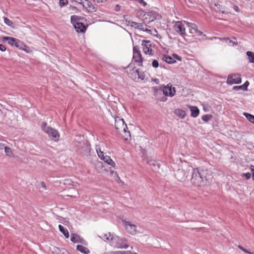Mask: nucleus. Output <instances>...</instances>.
<instances>
[{"instance_id":"f257e3e1","label":"nucleus","mask_w":254,"mask_h":254,"mask_svg":"<svg viewBox=\"0 0 254 254\" xmlns=\"http://www.w3.org/2000/svg\"><path fill=\"white\" fill-rule=\"evenodd\" d=\"M104 238L110 241V245L116 249H127L129 246L128 240L127 238L118 236H113L111 233L104 234Z\"/></svg>"},{"instance_id":"f03ea898","label":"nucleus","mask_w":254,"mask_h":254,"mask_svg":"<svg viewBox=\"0 0 254 254\" xmlns=\"http://www.w3.org/2000/svg\"><path fill=\"white\" fill-rule=\"evenodd\" d=\"M206 178L203 176V172H200L198 169H193L191 173V182L195 186L200 187L204 185Z\"/></svg>"},{"instance_id":"7ed1b4c3","label":"nucleus","mask_w":254,"mask_h":254,"mask_svg":"<svg viewBox=\"0 0 254 254\" xmlns=\"http://www.w3.org/2000/svg\"><path fill=\"white\" fill-rule=\"evenodd\" d=\"M115 126L119 133L124 137L127 136V135L130 136V132L127 130L128 128L124 120L118 117L115 118Z\"/></svg>"},{"instance_id":"20e7f679","label":"nucleus","mask_w":254,"mask_h":254,"mask_svg":"<svg viewBox=\"0 0 254 254\" xmlns=\"http://www.w3.org/2000/svg\"><path fill=\"white\" fill-rule=\"evenodd\" d=\"M75 145L79 147V149L81 148L83 150H81V153L84 154H88L90 152V146L87 142L83 139V136L82 135L77 136Z\"/></svg>"},{"instance_id":"39448f33","label":"nucleus","mask_w":254,"mask_h":254,"mask_svg":"<svg viewBox=\"0 0 254 254\" xmlns=\"http://www.w3.org/2000/svg\"><path fill=\"white\" fill-rule=\"evenodd\" d=\"M42 129L45 132L47 133L49 136L54 141H58L59 139L60 135L57 130L47 126V124L44 123L42 125Z\"/></svg>"},{"instance_id":"423d86ee","label":"nucleus","mask_w":254,"mask_h":254,"mask_svg":"<svg viewBox=\"0 0 254 254\" xmlns=\"http://www.w3.org/2000/svg\"><path fill=\"white\" fill-rule=\"evenodd\" d=\"M128 24L132 27L137 29H140L150 34H153L152 31L156 32L155 29H152V30L148 29V26L143 23H137L132 21H129Z\"/></svg>"},{"instance_id":"0eeeda50","label":"nucleus","mask_w":254,"mask_h":254,"mask_svg":"<svg viewBox=\"0 0 254 254\" xmlns=\"http://www.w3.org/2000/svg\"><path fill=\"white\" fill-rule=\"evenodd\" d=\"M2 41H7V43L12 46H15L19 49H22L23 43L18 39L11 37H3Z\"/></svg>"},{"instance_id":"6e6552de","label":"nucleus","mask_w":254,"mask_h":254,"mask_svg":"<svg viewBox=\"0 0 254 254\" xmlns=\"http://www.w3.org/2000/svg\"><path fill=\"white\" fill-rule=\"evenodd\" d=\"M163 92L165 96L172 97L175 95V88L174 87H172L171 83H169L167 85L163 86Z\"/></svg>"},{"instance_id":"1a4fd4ad","label":"nucleus","mask_w":254,"mask_h":254,"mask_svg":"<svg viewBox=\"0 0 254 254\" xmlns=\"http://www.w3.org/2000/svg\"><path fill=\"white\" fill-rule=\"evenodd\" d=\"M241 83V78L239 74H233L228 75L227 83L231 85L233 84H239Z\"/></svg>"},{"instance_id":"9d476101","label":"nucleus","mask_w":254,"mask_h":254,"mask_svg":"<svg viewBox=\"0 0 254 254\" xmlns=\"http://www.w3.org/2000/svg\"><path fill=\"white\" fill-rule=\"evenodd\" d=\"M141 45L143 51L145 54H148L149 55H153L152 50L151 49L152 45L150 41L143 40L142 41Z\"/></svg>"},{"instance_id":"9b49d317","label":"nucleus","mask_w":254,"mask_h":254,"mask_svg":"<svg viewBox=\"0 0 254 254\" xmlns=\"http://www.w3.org/2000/svg\"><path fill=\"white\" fill-rule=\"evenodd\" d=\"M97 152L99 158H101L102 160H103L105 162L110 165L113 167H115L116 164L114 161H113L111 157L109 156H104L103 152L101 151L100 150H98L97 149Z\"/></svg>"},{"instance_id":"f8f14e48","label":"nucleus","mask_w":254,"mask_h":254,"mask_svg":"<svg viewBox=\"0 0 254 254\" xmlns=\"http://www.w3.org/2000/svg\"><path fill=\"white\" fill-rule=\"evenodd\" d=\"M126 231L130 234L134 235L136 233L137 227L129 221L124 222Z\"/></svg>"},{"instance_id":"ddd939ff","label":"nucleus","mask_w":254,"mask_h":254,"mask_svg":"<svg viewBox=\"0 0 254 254\" xmlns=\"http://www.w3.org/2000/svg\"><path fill=\"white\" fill-rule=\"evenodd\" d=\"M175 30L179 34L183 35L185 34V27L181 21H177L174 26Z\"/></svg>"},{"instance_id":"4468645a","label":"nucleus","mask_w":254,"mask_h":254,"mask_svg":"<svg viewBox=\"0 0 254 254\" xmlns=\"http://www.w3.org/2000/svg\"><path fill=\"white\" fill-rule=\"evenodd\" d=\"M70 240L73 243H80L83 244H85V240L81 238L78 235L76 234H72L71 235Z\"/></svg>"},{"instance_id":"2eb2a0df","label":"nucleus","mask_w":254,"mask_h":254,"mask_svg":"<svg viewBox=\"0 0 254 254\" xmlns=\"http://www.w3.org/2000/svg\"><path fill=\"white\" fill-rule=\"evenodd\" d=\"M184 22H185L187 24V25L190 28V29L191 30L194 31V32H191L192 33H197L198 35H201L202 34L201 32L198 30L197 26L195 24L186 21H184Z\"/></svg>"},{"instance_id":"dca6fc26","label":"nucleus","mask_w":254,"mask_h":254,"mask_svg":"<svg viewBox=\"0 0 254 254\" xmlns=\"http://www.w3.org/2000/svg\"><path fill=\"white\" fill-rule=\"evenodd\" d=\"M188 107L191 112V116L194 118L197 117L199 113V110L196 106L188 105Z\"/></svg>"},{"instance_id":"f3484780","label":"nucleus","mask_w":254,"mask_h":254,"mask_svg":"<svg viewBox=\"0 0 254 254\" xmlns=\"http://www.w3.org/2000/svg\"><path fill=\"white\" fill-rule=\"evenodd\" d=\"M74 27L78 33H83L85 30V27L81 22H77L74 24Z\"/></svg>"},{"instance_id":"a211bd4d","label":"nucleus","mask_w":254,"mask_h":254,"mask_svg":"<svg viewBox=\"0 0 254 254\" xmlns=\"http://www.w3.org/2000/svg\"><path fill=\"white\" fill-rule=\"evenodd\" d=\"M249 85V82L247 81L243 85L240 86H235L233 87V90H239L242 89L244 91H247L248 90V86Z\"/></svg>"},{"instance_id":"6ab92c4d","label":"nucleus","mask_w":254,"mask_h":254,"mask_svg":"<svg viewBox=\"0 0 254 254\" xmlns=\"http://www.w3.org/2000/svg\"><path fill=\"white\" fill-rule=\"evenodd\" d=\"M82 6L84 8L87 9L89 11H92L94 9V7L92 3L87 0H85V2L83 3Z\"/></svg>"},{"instance_id":"aec40b11","label":"nucleus","mask_w":254,"mask_h":254,"mask_svg":"<svg viewBox=\"0 0 254 254\" xmlns=\"http://www.w3.org/2000/svg\"><path fill=\"white\" fill-rule=\"evenodd\" d=\"M76 249L77 250L84 254H88L90 253L89 250L82 245H77Z\"/></svg>"},{"instance_id":"412c9836","label":"nucleus","mask_w":254,"mask_h":254,"mask_svg":"<svg viewBox=\"0 0 254 254\" xmlns=\"http://www.w3.org/2000/svg\"><path fill=\"white\" fill-rule=\"evenodd\" d=\"M175 114L181 118H184L186 116V113L184 111L180 109H177L174 111Z\"/></svg>"},{"instance_id":"4be33fe9","label":"nucleus","mask_w":254,"mask_h":254,"mask_svg":"<svg viewBox=\"0 0 254 254\" xmlns=\"http://www.w3.org/2000/svg\"><path fill=\"white\" fill-rule=\"evenodd\" d=\"M133 59L135 62L140 63L141 64L142 62V58L141 55L139 51H137L136 54L133 55Z\"/></svg>"},{"instance_id":"5701e85b","label":"nucleus","mask_w":254,"mask_h":254,"mask_svg":"<svg viewBox=\"0 0 254 254\" xmlns=\"http://www.w3.org/2000/svg\"><path fill=\"white\" fill-rule=\"evenodd\" d=\"M59 230L63 234L64 236L66 238H68L69 237V233L67 230L63 227L62 225H59Z\"/></svg>"},{"instance_id":"b1692460","label":"nucleus","mask_w":254,"mask_h":254,"mask_svg":"<svg viewBox=\"0 0 254 254\" xmlns=\"http://www.w3.org/2000/svg\"><path fill=\"white\" fill-rule=\"evenodd\" d=\"M246 55L248 57L249 62L254 63V53L251 51H248L246 53Z\"/></svg>"},{"instance_id":"393cba45","label":"nucleus","mask_w":254,"mask_h":254,"mask_svg":"<svg viewBox=\"0 0 254 254\" xmlns=\"http://www.w3.org/2000/svg\"><path fill=\"white\" fill-rule=\"evenodd\" d=\"M163 59L166 62L170 64H173L176 62L175 60L169 56H164Z\"/></svg>"},{"instance_id":"a878e982","label":"nucleus","mask_w":254,"mask_h":254,"mask_svg":"<svg viewBox=\"0 0 254 254\" xmlns=\"http://www.w3.org/2000/svg\"><path fill=\"white\" fill-rule=\"evenodd\" d=\"M243 114L250 122L254 124V116L247 113H244Z\"/></svg>"},{"instance_id":"bb28decb","label":"nucleus","mask_w":254,"mask_h":254,"mask_svg":"<svg viewBox=\"0 0 254 254\" xmlns=\"http://www.w3.org/2000/svg\"><path fill=\"white\" fill-rule=\"evenodd\" d=\"M4 151H5V153H6V154L8 156H9V157L13 156V153H12V150L9 147L6 146L5 148H4Z\"/></svg>"},{"instance_id":"cd10ccee","label":"nucleus","mask_w":254,"mask_h":254,"mask_svg":"<svg viewBox=\"0 0 254 254\" xmlns=\"http://www.w3.org/2000/svg\"><path fill=\"white\" fill-rule=\"evenodd\" d=\"M69 193L68 194H67L68 196L75 197L76 195L77 194V193H78L77 191L74 189H71L69 190Z\"/></svg>"},{"instance_id":"c85d7f7f","label":"nucleus","mask_w":254,"mask_h":254,"mask_svg":"<svg viewBox=\"0 0 254 254\" xmlns=\"http://www.w3.org/2000/svg\"><path fill=\"white\" fill-rule=\"evenodd\" d=\"M59 0V5L61 7L67 5L68 3V0Z\"/></svg>"},{"instance_id":"c756f323","label":"nucleus","mask_w":254,"mask_h":254,"mask_svg":"<svg viewBox=\"0 0 254 254\" xmlns=\"http://www.w3.org/2000/svg\"><path fill=\"white\" fill-rule=\"evenodd\" d=\"M4 22L8 26L13 27V22L8 18L6 17L4 18Z\"/></svg>"},{"instance_id":"7c9ffc66","label":"nucleus","mask_w":254,"mask_h":254,"mask_svg":"<svg viewBox=\"0 0 254 254\" xmlns=\"http://www.w3.org/2000/svg\"><path fill=\"white\" fill-rule=\"evenodd\" d=\"M147 163L150 165H152V166H156V165H158L157 162L152 159L147 160Z\"/></svg>"},{"instance_id":"2f4dec72","label":"nucleus","mask_w":254,"mask_h":254,"mask_svg":"<svg viewBox=\"0 0 254 254\" xmlns=\"http://www.w3.org/2000/svg\"><path fill=\"white\" fill-rule=\"evenodd\" d=\"M212 116L209 115H204L202 117V120L206 122H208L211 118Z\"/></svg>"},{"instance_id":"473e14b6","label":"nucleus","mask_w":254,"mask_h":254,"mask_svg":"<svg viewBox=\"0 0 254 254\" xmlns=\"http://www.w3.org/2000/svg\"><path fill=\"white\" fill-rule=\"evenodd\" d=\"M103 254H123L122 251H111L104 253Z\"/></svg>"},{"instance_id":"72a5a7b5","label":"nucleus","mask_w":254,"mask_h":254,"mask_svg":"<svg viewBox=\"0 0 254 254\" xmlns=\"http://www.w3.org/2000/svg\"><path fill=\"white\" fill-rule=\"evenodd\" d=\"M238 248L241 249V250H242L243 252L246 253H248V254H254V252H253V253H251L249 251H248L247 249H244L243 247H242L241 246H238Z\"/></svg>"},{"instance_id":"f704fd0d","label":"nucleus","mask_w":254,"mask_h":254,"mask_svg":"<svg viewBox=\"0 0 254 254\" xmlns=\"http://www.w3.org/2000/svg\"><path fill=\"white\" fill-rule=\"evenodd\" d=\"M152 64L155 68H157L159 66V63L157 60H153Z\"/></svg>"},{"instance_id":"c9c22d12","label":"nucleus","mask_w":254,"mask_h":254,"mask_svg":"<svg viewBox=\"0 0 254 254\" xmlns=\"http://www.w3.org/2000/svg\"><path fill=\"white\" fill-rule=\"evenodd\" d=\"M242 176H245L247 179H249L251 178V174L250 173H245L243 174Z\"/></svg>"},{"instance_id":"e433bc0d","label":"nucleus","mask_w":254,"mask_h":254,"mask_svg":"<svg viewBox=\"0 0 254 254\" xmlns=\"http://www.w3.org/2000/svg\"><path fill=\"white\" fill-rule=\"evenodd\" d=\"M173 56L174 58H175V59L178 60L179 61H181L182 60V58L181 57H180V56H179L177 54H174L173 55Z\"/></svg>"},{"instance_id":"4c0bfd02","label":"nucleus","mask_w":254,"mask_h":254,"mask_svg":"<svg viewBox=\"0 0 254 254\" xmlns=\"http://www.w3.org/2000/svg\"><path fill=\"white\" fill-rule=\"evenodd\" d=\"M0 50L2 52H4L6 50L5 46L2 44H0Z\"/></svg>"},{"instance_id":"58836bf2","label":"nucleus","mask_w":254,"mask_h":254,"mask_svg":"<svg viewBox=\"0 0 254 254\" xmlns=\"http://www.w3.org/2000/svg\"><path fill=\"white\" fill-rule=\"evenodd\" d=\"M138 2L142 4L143 6H145L147 3L143 0H136Z\"/></svg>"},{"instance_id":"ea45409f","label":"nucleus","mask_w":254,"mask_h":254,"mask_svg":"<svg viewBox=\"0 0 254 254\" xmlns=\"http://www.w3.org/2000/svg\"><path fill=\"white\" fill-rule=\"evenodd\" d=\"M120 8H121V6L120 5H119V4H117L115 6V10L116 11H119L120 10Z\"/></svg>"},{"instance_id":"a19ab883","label":"nucleus","mask_w":254,"mask_h":254,"mask_svg":"<svg viewBox=\"0 0 254 254\" xmlns=\"http://www.w3.org/2000/svg\"><path fill=\"white\" fill-rule=\"evenodd\" d=\"M77 3H79L83 5V3H84L85 0H77Z\"/></svg>"},{"instance_id":"79ce46f5","label":"nucleus","mask_w":254,"mask_h":254,"mask_svg":"<svg viewBox=\"0 0 254 254\" xmlns=\"http://www.w3.org/2000/svg\"><path fill=\"white\" fill-rule=\"evenodd\" d=\"M5 146L4 144H2L1 143H0V149L2 150L3 149H4V148H5Z\"/></svg>"},{"instance_id":"37998d69","label":"nucleus","mask_w":254,"mask_h":254,"mask_svg":"<svg viewBox=\"0 0 254 254\" xmlns=\"http://www.w3.org/2000/svg\"><path fill=\"white\" fill-rule=\"evenodd\" d=\"M122 253H123V254H131V252L130 251H122Z\"/></svg>"},{"instance_id":"c03bdc74","label":"nucleus","mask_w":254,"mask_h":254,"mask_svg":"<svg viewBox=\"0 0 254 254\" xmlns=\"http://www.w3.org/2000/svg\"><path fill=\"white\" fill-rule=\"evenodd\" d=\"M41 185L42 187H43L44 189H46V184L44 182H42L41 183Z\"/></svg>"},{"instance_id":"a18cd8bd","label":"nucleus","mask_w":254,"mask_h":254,"mask_svg":"<svg viewBox=\"0 0 254 254\" xmlns=\"http://www.w3.org/2000/svg\"><path fill=\"white\" fill-rule=\"evenodd\" d=\"M137 51H139L135 47H133L134 55L136 54Z\"/></svg>"},{"instance_id":"49530a36","label":"nucleus","mask_w":254,"mask_h":254,"mask_svg":"<svg viewBox=\"0 0 254 254\" xmlns=\"http://www.w3.org/2000/svg\"><path fill=\"white\" fill-rule=\"evenodd\" d=\"M76 17V16L73 15L71 16V21H72L73 19Z\"/></svg>"},{"instance_id":"de8ad7c7","label":"nucleus","mask_w":254,"mask_h":254,"mask_svg":"<svg viewBox=\"0 0 254 254\" xmlns=\"http://www.w3.org/2000/svg\"><path fill=\"white\" fill-rule=\"evenodd\" d=\"M70 8L72 10H74V9H76L77 8L75 6H70Z\"/></svg>"},{"instance_id":"09e8293b","label":"nucleus","mask_w":254,"mask_h":254,"mask_svg":"<svg viewBox=\"0 0 254 254\" xmlns=\"http://www.w3.org/2000/svg\"><path fill=\"white\" fill-rule=\"evenodd\" d=\"M230 43H232L233 45H236L237 43V42H233V41H230Z\"/></svg>"},{"instance_id":"8fccbe9b","label":"nucleus","mask_w":254,"mask_h":254,"mask_svg":"<svg viewBox=\"0 0 254 254\" xmlns=\"http://www.w3.org/2000/svg\"><path fill=\"white\" fill-rule=\"evenodd\" d=\"M131 254H137L136 253H135V252H131Z\"/></svg>"},{"instance_id":"3c124183","label":"nucleus","mask_w":254,"mask_h":254,"mask_svg":"<svg viewBox=\"0 0 254 254\" xmlns=\"http://www.w3.org/2000/svg\"><path fill=\"white\" fill-rule=\"evenodd\" d=\"M253 179L254 180V171L253 174Z\"/></svg>"},{"instance_id":"603ef678","label":"nucleus","mask_w":254,"mask_h":254,"mask_svg":"<svg viewBox=\"0 0 254 254\" xmlns=\"http://www.w3.org/2000/svg\"><path fill=\"white\" fill-rule=\"evenodd\" d=\"M71 1H75V2H77V0H71Z\"/></svg>"},{"instance_id":"864d4df0","label":"nucleus","mask_w":254,"mask_h":254,"mask_svg":"<svg viewBox=\"0 0 254 254\" xmlns=\"http://www.w3.org/2000/svg\"><path fill=\"white\" fill-rule=\"evenodd\" d=\"M225 39L227 40H229V38H225Z\"/></svg>"}]
</instances>
